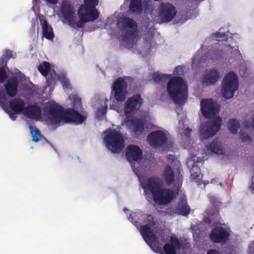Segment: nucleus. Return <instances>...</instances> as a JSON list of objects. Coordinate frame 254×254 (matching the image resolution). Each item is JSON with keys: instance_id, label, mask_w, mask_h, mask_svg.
<instances>
[{"instance_id": "obj_1", "label": "nucleus", "mask_w": 254, "mask_h": 254, "mask_svg": "<svg viewBox=\"0 0 254 254\" xmlns=\"http://www.w3.org/2000/svg\"><path fill=\"white\" fill-rule=\"evenodd\" d=\"M145 193H151L154 202L158 205H165L174 198V192L170 189L163 188L159 178L152 176L141 182Z\"/></svg>"}, {"instance_id": "obj_2", "label": "nucleus", "mask_w": 254, "mask_h": 254, "mask_svg": "<svg viewBox=\"0 0 254 254\" xmlns=\"http://www.w3.org/2000/svg\"><path fill=\"white\" fill-rule=\"evenodd\" d=\"M167 90L170 97L177 104H184L188 99V86L180 76H175L169 80Z\"/></svg>"}, {"instance_id": "obj_3", "label": "nucleus", "mask_w": 254, "mask_h": 254, "mask_svg": "<svg viewBox=\"0 0 254 254\" xmlns=\"http://www.w3.org/2000/svg\"><path fill=\"white\" fill-rule=\"evenodd\" d=\"M104 141L109 150L112 153L119 154L125 148V138L119 130L109 129L105 132Z\"/></svg>"}, {"instance_id": "obj_4", "label": "nucleus", "mask_w": 254, "mask_h": 254, "mask_svg": "<svg viewBox=\"0 0 254 254\" xmlns=\"http://www.w3.org/2000/svg\"><path fill=\"white\" fill-rule=\"evenodd\" d=\"M147 224L144 225H139V231L145 242L154 251L158 250L159 247L157 236L154 233L152 227L156 224L155 217L151 214H147Z\"/></svg>"}, {"instance_id": "obj_5", "label": "nucleus", "mask_w": 254, "mask_h": 254, "mask_svg": "<svg viewBox=\"0 0 254 254\" xmlns=\"http://www.w3.org/2000/svg\"><path fill=\"white\" fill-rule=\"evenodd\" d=\"M238 88L239 79L237 74L234 71H229L222 81L221 93L222 97L226 99H231Z\"/></svg>"}, {"instance_id": "obj_6", "label": "nucleus", "mask_w": 254, "mask_h": 254, "mask_svg": "<svg viewBox=\"0 0 254 254\" xmlns=\"http://www.w3.org/2000/svg\"><path fill=\"white\" fill-rule=\"evenodd\" d=\"M123 27L125 29H130L126 31L123 34V40L125 42V46L127 48L132 47L136 34L137 24L132 19L124 17L120 21Z\"/></svg>"}, {"instance_id": "obj_7", "label": "nucleus", "mask_w": 254, "mask_h": 254, "mask_svg": "<svg viewBox=\"0 0 254 254\" xmlns=\"http://www.w3.org/2000/svg\"><path fill=\"white\" fill-rule=\"evenodd\" d=\"M209 199L210 206L207 208V225L212 226L218 224L222 225L219 214L221 202L218 197L213 195H210Z\"/></svg>"}, {"instance_id": "obj_8", "label": "nucleus", "mask_w": 254, "mask_h": 254, "mask_svg": "<svg viewBox=\"0 0 254 254\" xmlns=\"http://www.w3.org/2000/svg\"><path fill=\"white\" fill-rule=\"evenodd\" d=\"M133 80V78L126 76L125 77H119L113 83L112 94L115 99L118 102L124 101L128 94L127 91V81Z\"/></svg>"}, {"instance_id": "obj_9", "label": "nucleus", "mask_w": 254, "mask_h": 254, "mask_svg": "<svg viewBox=\"0 0 254 254\" xmlns=\"http://www.w3.org/2000/svg\"><path fill=\"white\" fill-rule=\"evenodd\" d=\"M147 141L153 148H163L167 146L168 138L165 131L156 130L151 131L148 134Z\"/></svg>"}, {"instance_id": "obj_10", "label": "nucleus", "mask_w": 254, "mask_h": 254, "mask_svg": "<svg viewBox=\"0 0 254 254\" xmlns=\"http://www.w3.org/2000/svg\"><path fill=\"white\" fill-rule=\"evenodd\" d=\"M45 112L49 115L50 120L55 124H59L64 121V108L55 102H49L45 106Z\"/></svg>"}, {"instance_id": "obj_11", "label": "nucleus", "mask_w": 254, "mask_h": 254, "mask_svg": "<svg viewBox=\"0 0 254 254\" xmlns=\"http://www.w3.org/2000/svg\"><path fill=\"white\" fill-rule=\"evenodd\" d=\"M141 95L136 94L128 98L125 104V114L127 119L132 117V115L138 111L143 104Z\"/></svg>"}, {"instance_id": "obj_12", "label": "nucleus", "mask_w": 254, "mask_h": 254, "mask_svg": "<svg viewBox=\"0 0 254 254\" xmlns=\"http://www.w3.org/2000/svg\"><path fill=\"white\" fill-rule=\"evenodd\" d=\"M159 16L162 22H169L175 16L177 11L173 4L161 3L158 8Z\"/></svg>"}, {"instance_id": "obj_13", "label": "nucleus", "mask_w": 254, "mask_h": 254, "mask_svg": "<svg viewBox=\"0 0 254 254\" xmlns=\"http://www.w3.org/2000/svg\"><path fill=\"white\" fill-rule=\"evenodd\" d=\"M229 237V233L223 227H215L209 234V238L213 243L221 244H225Z\"/></svg>"}, {"instance_id": "obj_14", "label": "nucleus", "mask_w": 254, "mask_h": 254, "mask_svg": "<svg viewBox=\"0 0 254 254\" xmlns=\"http://www.w3.org/2000/svg\"><path fill=\"white\" fill-rule=\"evenodd\" d=\"M127 123H130V128L131 129L134 138H138V137L141 135L145 130V126L146 122L145 120L142 118L127 119Z\"/></svg>"}, {"instance_id": "obj_15", "label": "nucleus", "mask_w": 254, "mask_h": 254, "mask_svg": "<svg viewBox=\"0 0 254 254\" xmlns=\"http://www.w3.org/2000/svg\"><path fill=\"white\" fill-rule=\"evenodd\" d=\"M86 116L81 115L74 109L68 108L65 110L64 123H73L76 125L81 124L86 119Z\"/></svg>"}, {"instance_id": "obj_16", "label": "nucleus", "mask_w": 254, "mask_h": 254, "mask_svg": "<svg viewBox=\"0 0 254 254\" xmlns=\"http://www.w3.org/2000/svg\"><path fill=\"white\" fill-rule=\"evenodd\" d=\"M222 123L220 116H214L207 119V139L216 134L220 130Z\"/></svg>"}, {"instance_id": "obj_17", "label": "nucleus", "mask_w": 254, "mask_h": 254, "mask_svg": "<svg viewBox=\"0 0 254 254\" xmlns=\"http://www.w3.org/2000/svg\"><path fill=\"white\" fill-rule=\"evenodd\" d=\"M61 11L64 19L68 22L69 25L74 27L76 17L73 6L69 2L64 1L61 6Z\"/></svg>"}, {"instance_id": "obj_18", "label": "nucleus", "mask_w": 254, "mask_h": 254, "mask_svg": "<svg viewBox=\"0 0 254 254\" xmlns=\"http://www.w3.org/2000/svg\"><path fill=\"white\" fill-rule=\"evenodd\" d=\"M182 244L175 235L170 236L169 242L163 246L165 254H177V251L181 250Z\"/></svg>"}, {"instance_id": "obj_19", "label": "nucleus", "mask_w": 254, "mask_h": 254, "mask_svg": "<svg viewBox=\"0 0 254 254\" xmlns=\"http://www.w3.org/2000/svg\"><path fill=\"white\" fill-rule=\"evenodd\" d=\"M126 155L128 161H137L142 158V151L138 146L130 144L126 148Z\"/></svg>"}, {"instance_id": "obj_20", "label": "nucleus", "mask_w": 254, "mask_h": 254, "mask_svg": "<svg viewBox=\"0 0 254 254\" xmlns=\"http://www.w3.org/2000/svg\"><path fill=\"white\" fill-rule=\"evenodd\" d=\"M200 163L198 161V158L195 155H192L187 161V166L190 170L191 178L193 180L199 179L202 176L200 173V169L197 164Z\"/></svg>"}, {"instance_id": "obj_21", "label": "nucleus", "mask_w": 254, "mask_h": 254, "mask_svg": "<svg viewBox=\"0 0 254 254\" xmlns=\"http://www.w3.org/2000/svg\"><path fill=\"white\" fill-rule=\"evenodd\" d=\"M223 28H220L218 32L212 35V38H214L217 41H226V43L224 45V48H230L234 49L236 46L235 41L232 37H228L226 35L225 31H223Z\"/></svg>"}, {"instance_id": "obj_22", "label": "nucleus", "mask_w": 254, "mask_h": 254, "mask_svg": "<svg viewBox=\"0 0 254 254\" xmlns=\"http://www.w3.org/2000/svg\"><path fill=\"white\" fill-rule=\"evenodd\" d=\"M78 15L79 20L77 22H75V24L74 25V26L76 25L78 28H82L85 23L89 21H93L98 18L94 14H92L91 13L85 11L82 8H79Z\"/></svg>"}, {"instance_id": "obj_23", "label": "nucleus", "mask_w": 254, "mask_h": 254, "mask_svg": "<svg viewBox=\"0 0 254 254\" xmlns=\"http://www.w3.org/2000/svg\"><path fill=\"white\" fill-rule=\"evenodd\" d=\"M200 110L204 119L201 122L199 127V135L201 137V139H206V98L203 99L200 102Z\"/></svg>"}, {"instance_id": "obj_24", "label": "nucleus", "mask_w": 254, "mask_h": 254, "mask_svg": "<svg viewBox=\"0 0 254 254\" xmlns=\"http://www.w3.org/2000/svg\"><path fill=\"white\" fill-rule=\"evenodd\" d=\"M18 86V81L16 77L9 78L4 85L7 95L11 97L15 96L17 93Z\"/></svg>"}, {"instance_id": "obj_25", "label": "nucleus", "mask_w": 254, "mask_h": 254, "mask_svg": "<svg viewBox=\"0 0 254 254\" xmlns=\"http://www.w3.org/2000/svg\"><path fill=\"white\" fill-rule=\"evenodd\" d=\"M220 109V104L212 98H207V119L210 117L218 116Z\"/></svg>"}, {"instance_id": "obj_26", "label": "nucleus", "mask_w": 254, "mask_h": 254, "mask_svg": "<svg viewBox=\"0 0 254 254\" xmlns=\"http://www.w3.org/2000/svg\"><path fill=\"white\" fill-rule=\"evenodd\" d=\"M98 4V0H84V3L80 5L79 8L99 17V14L96 8Z\"/></svg>"}, {"instance_id": "obj_27", "label": "nucleus", "mask_w": 254, "mask_h": 254, "mask_svg": "<svg viewBox=\"0 0 254 254\" xmlns=\"http://www.w3.org/2000/svg\"><path fill=\"white\" fill-rule=\"evenodd\" d=\"M25 105L24 101L18 97L13 98L9 103V108L16 114L23 113Z\"/></svg>"}, {"instance_id": "obj_28", "label": "nucleus", "mask_w": 254, "mask_h": 254, "mask_svg": "<svg viewBox=\"0 0 254 254\" xmlns=\"http://www.w3.org/2000/svg\"><path fill=\"white\" fill-rule=\"evenodd\" d=\"M23 114L30 119H34L41 116V111L39 106L32 105L25 107Z\"/></svg>"}, {"instance_id": "obj_29", "label": "nucleus", "mask_w": 254, "mask_h": 254, "mask_svg": "<svg viewBox=\"0 0 254 254\" xmlns=\"http://www.w3.org/2000/svg\"><path fill=\"white\" fill-rule=\"evenodd\" d=\"M177 213L182 216H187L190 212V208L188 205L186 198H182L179 201L176 207Z\"/></svg>"}, {"instance_id": "obj_30", "label": "nucleus", "mask_w": 254, "mask_h": 254, "mask_svg": "<svg viewBox=\"0 0 254 254\" xmlns=\"http://www.w3.org/2000/svg\"><path fill=\"white\" fill-rule=\"evenodd\" d=\"M208 149L213 153L223 155L225 151L222 146L221 142L218 139L215 138L210 144L209 147L207 146V150Z\"/></svg>"}, {"instance_id": "obj_31", "label": "nucleus", "mask_w": 254, "mask_h": 254, "mask_svg": "<svg viewBox=\"0 0 254 254\" xmlns=\"http://www.w3.org/2000/svg\"><path fill=\"white\" fill-rule=\"evenodd\" d=\"M17 57V54L13 50L4 49L0 58V64H7L10 59L14 60Z\"/></svg>"}, {"instance_id": "obj_32", "label": "nucleus", "mask_w": 254, "mask_h": 254, "mask_svg": "<svg viewBox=\"0 0 254 254\" xmlns=\"http://www.w3.org/2000/svg\"><path fill=\"white\" fill-rule=\"evenodd\" d=\"M218 42H216L214 44V47L211 50H209L207 52V59H212L217 60L220 59L222 56V51H220V48H219Z\"/></svg>"}, {"instance_id": "obj_33", "label": "nucleus", "mask_w": 254, "mask_h": 254, "mask_svg": "<svg viewBox=\"0 0 254 254\" xmlns=\"http://www.w3.org/2000/svg\"><path fill=\"white\" fill-rule=\"evenodd\" d=\"M163 178L165 183L169 186L172 184L175 181V176L174 173L173 169L169 165H167L165 168L163 173Z\"/></svg>"}, {"instance_id": "obj_34", "label": "nucleus", "mask_w": 254, "mask_h": 254, "mask_svg": "<svg viewBox=\"0 0 254 254\" xmlns=\"http://www.w3.org/2000/svg\"><path fill=\"white\" fill-rule=\"evenodd\" d=\"M220 72L217 69H213L207 71V85H214L220 78Z\"/></svg>"}, {"instance_id": "obj_35", "label": "nucleus", "mask_w": 254, "mask_h": 254, "mask_svg": "<svg viewBox=\"0 0 254 254\" xmlns=\"http://www.w3.org/2000/svg\"><path fill=\"white\" fill-rule=\"evenodd\" d=\"M206 61V52L202 49L198 50L192 58L191 64H204Z\"/></svg>"}, {"instance_id": "obj_36", "label": "nucleus", "mask_w": 254, "mask_h": 254, "mask_svg": "<svg viewBox=\"0 0 254 254\" xmlns=\"http://www.w3.org/2000/svg\"><path fill=\"white\" fill-rule=\"evenodd\" d=\"M42 33L43 36L48 40H52L54 37L53 28L46 20L42 24Z\"/></svg>"}, {"instance_id": "obj_37", "label": "nucleus", "mask_w": 254, "mask_h": 254, "mask_svg": "<svg viewBox=\"0 0 254 254\" xmlns=\"http://www.w3.org/2000/svg\"><path fill=\"white\" fill-rule=\"evenodd\" d=\"M227 127L232 134H236L238 133V130L240 128V123L236 119H230L228 121Z\"/></svg>"}, {"instance_id": "obj_38", "label": "nucleus", "mask_w": 254, "mask_h": 254, "mask_svg": "<svg viewBox=\"0 0 254 254\" xmlns=\"http://www.w3.org/2000/svg\"><path fill=\"white\" fill-rule=\"evenodd\" d=\"M129 10L133 13H141L142 11L141 0H130Z\"/></svg>"}, {"instance_id": "obj_39", "label": "nucleus", "mask_w": 254, "mask_h": 254, "mask_svg": "<svg viewBox=\"0 0 254 254\" xmlns=\"http://www.w3.org/2000/svg\"><path fill=\"white\" fill-rule=\"evenodd\" d=\"M170 76V75L162 74L157 72L153 74L152 79L155 82L159 83L166 81L169 78Z\"/></svg>"}, {"instance_id": "obj_40", "label": "nucleus", "mask_w": 254, "mask_h": 254, "mask_svg": "<svg viewBox=\"0 0 254 254\" xmlns=\"http://www.w3.org/2000/svg\"><path fill=\"white\" fill-rule=\"evenodd\" d=\"M31 134L32 137V141L35 142H38L41 138V133L40 131L32 126H29Z\"/></svg>"}, {"instance_id": "obj_41", "label": "nucleus", "mask_w": 254, "mask_h": 254, "mask_svg": "<svg viewBox=\"0 0 254 254\" xmlns=\"http://www.w3.org/2000/svg\"><path fill=\"white\" fill-rule=\"evenodd\" d=\"M51 64H39L38 69L41 74L46 77L49 72H52L51 70Z\"/></svg>"}, {"instance_id": "obj_42", "label": "nucleus", "mask_w": 254, "mask_h": 254, "mask_svg": "<svg viewBox=\"0 0 254 254\" xmlns=\"http://www.w3.org/2000/svg\"><path fill=\"white\" fill-rule=\"evenodd\" d=\"M57 77V74L55 70H53L52 72L50 73V77L47 78V85L48 86H51L54 85L56 81Z\"/></svg>"}, {"instance_id": "obj_43", "label": "nucleus", "mask_w": 254, "mask_h": 254, "mask_svg": "<svg viewBox=\"0 0 254 254\" xmlns=\"http://www.w3.org/2000/svg\"><path fill=\"white\" fill-rule=\"evenodd\" d=\"M6 101L5 93L3 91H0V105L4 109L6 108Z\"/></svg>"}, {"instance_id": "obj_44", "label": "nucleus", "mask_w": 254, "mask_h": 254, "mask_svg": "<svg viewBox=\"0 0 254 254\" xmlns=\"http://www.w3.org/2000/svg\"><path fill=\"white\" fill-rule=\"evenodd\" d=\"M240 138L242 142H251L252 141V138L250 136V135L245 133V132H241L240 133Z\"/></svg>"}, {"instance_id": "obj_45", "label": "nucleus", "mask_w": 254, "mask_h": 254, "mask_svg": "<svg viewBox=\"0 0 254 254\" xmlns=\"http://www.w3.org/2000/svg\"><path fill=\"white\" fill-rule=\"evenodd\" d=\"M60 81L62 83L63 86L65 88H70V85L69 82V80L67 79L65 76H62L60 78Z\"/></svg>"}, {"instance_id": "obj_46", "label": "nucleus", "mask_w": 254, "mask_h": 254, "mask_svg": "<svg viewBox=\"0 0 254 254\" xmlns=\"http://www.w3.org/2000/svg\"><path fill=\"white\" fill-rule=\"evenodd\" d=\"M244 125L247 128H252L254 130V116H252L251 121H245L244 122Z\"/></svg>"}, {"instance_id": "obj_47", "label": "nucleus", "mask_w": 254, "mask_h": 254, "mask_svg": "<svg viewBox=\"0 0 254 254\" xmlns=\"http://www.w3.org/2000/svg\"><path fill=\"white\" fill-rule=\"evenodd\" d=\"M7 78L6 71L3 68L0 67V83H3Z\"/></svg>"}, {"instance_id": "obj_48", "label": "nucleus", "mask_w": 254, "mask_h": 254, "mask_svg": "<svg viewBox=\"0 0 254 254\" xmlns=\"http://www.w3.org/2000/svg\"><path fill=\"white\" fill-rule=\"evenodd\" d=\"M191 229L192 230V233H193V236L195 237V235L196 237H199V235L200 233V230L198 228V226L197 225H193L191 226Z\"/></svg>"}, {"instance_id": "obj_49", "label": "nucleus", "mask_w": 254, "mask_h": 254, "mask_svg": "<svg viewBox=\"0 0 254 254\" xmlns=\"http://www.w3.org/2000/svg\"><path fill=\"white\" fill-rule=\"evenodd\" d=\"M134 214H130L128 220L132 222L138 229H139V223H138L136 221H134V218L133 215H134Z\"/></svg>"}, {"instance_id": "obj_50", "label": "nucleus", "mask_w": 254, "mask_h": 254, "mask_svg": "<svg viewBox=\"0 0 254 254\" xmlns=\"http://www.w3.org/2000/svg\"><path fill=\"white\" fill-rule=\"evenodd\" d=\"M252 183L249 187V189L252 193H254V175L252 177L251 179Z\"/></svg>"}, {"instance_id": "obj_51", "label": "nucleus", "mask_w": 254, "mask_h": 254, "mask_svg": "<svg viewBox=\"0 0 254 254\" xmlns=\"http://www.w3.org/2000/svg\"><path fill=\"white\" fill-rule=\"evenodd\" d=\"M207 254H221L218 251L211 249L207 251Z\"/></svg>"}, {"instance_id": "obj_52", "label": "nucleus", "mask_w": 254, "mask_h": 254, "mask_svg": "<svg viewBox=\"0 0 254 254\" xmlns=\"http://www.w3.org/2000/svg\"><path fill=\"white\" fill-rule=\"evenodd\" d=\"M107 106L104 107H102L101 108V109H99V112L102 114V115H104L106 114V111H107Z\"/></svg>"}, {"instance_id": "obj_53", "label": "nucleus", "mask_w": 254, "mask_h": 254, "mask_svg": "<svg viewBox=\"0 0 254 254\" xmlns=\"http://www.w3.org/2000/svg\"><path fill=\"white\" fill-rule=\"evenodd\" d=\"M233 53L235 54V55L238 57V58H241V55L240 54V51L237 49H235L234 50H233Z\"/></svg>"}, {"instance_id": "obj_54", "label": "nucleus", "mask_w": 254, "mask_h": 254, "mask_svg": "<svg viewBox=\"0 0 254 254\" xmlns=\"http://www.w3.org/2000/svg\"><path fill=\"white\" fill-rule=\"evenodd\" d=\"M240 73L244 75L246 72L247 69L244 66H242L240 69Z\"/></svg>"}, {"instance_id": "obj_55", "label": "nucleus", "mask_w": 254, "mask_h": 254, "mask_svg": "<svg viewBox=\"0 0 254 254\" xmlns=\"http://www.w3.org/2000/svg\"><path fill=\"white\" fill-rule=\"evenodd\" d=\"M45 0L50 3H52V4H56L58 1V0Z\"/></svg>"}, {"instance_id": "obj_56", "label": "nucleus", "mask_w": 254, "mask_h": 254, "mask_svg": "<svg viewBox=\"0 0 254 254\" xmlns=\"http://www.w3.org/2000/svg\"><path fill=\"white\" fill-rule=\"evenodd\" d=\"M9 116H10V118L11 120H12L13 121L15 120L16 119V116L15 115V114L14 113H9Z\"/></svg>"}, {"instance_id": "obj_57", "label": "nucleus", "mask_w": 254, "mask_h": 254, "mask_svg": "<svg viewBox=\"0 0 254 254\" xmlns=\"http://www.w3.org/2000/svg\"><path fill=\"white\" fill-rule=\"evenodd\" d=\"M218 182V178H214L211 179L210 183L212 184H216Z\"/></svg>"}, {"instance_id": "obj_58", "label": "nucleus", "mask_w": 254, "mask_h": 254, "mask_svg": "<svg viewBox=\"0 0 254 254\" xmlns=\"http://www.w3.org/2000/svg\"><path fill=\"white\" fill-rule=\"evenodd\" d=\"M202 82L205 83L206 82V75H203L202 78Z\"/></svg>"}, {"instance_id": "obj_59", "label": "nucleus", "mask_w": 254, "mask_h": 254, "mask_svg": "<svg viewBox=\"0 0 254 254\" xmlns=\"http://www.w3.org/2000/svg\"><path fill=\"white\" fill-rule=\"evenodd\" d=\"M249 254H254V250L253 251H251V250H250V252L249 253Z\"/></svg>"}, {"instance_id": "obj_60", "label": "nucleus", "mask_w": 254, "mask_h": 254, "mask_svg": "<svg viewBox=\"0 0 254 254\" xmlns=\"http://www.w3.org/2000/svg\"><path fill=\"white\" fill-rule=\"evenodd\" d=\"M219 185L221 187H223V183H221V182H220V183H219Z\"/></svg>"}, {"instance_id": "obj_61", "label": "nucleus", "mask_w": 254, "mask_h": 254, "mask_svg": "<svg viewBox=\"0 0 254 254\" xmlns=\"http://www.w3.org/2000/svg\"><path fill=\"white\" fill-rule=\"evenodd\" d=\"M42 64H50V63H49V62H47L45 61V62H43L42 63Z\"/></svg>"}, {"instance_id": "obj_62", "label": "nucleus", "mask_w": 254, "mask_h": 254, "mask_svg": "<svg viewBox=\"0 0 254 254\" xmlns=\"http://www.w3.org/2000/svg\"><path fill=\"white\" fill-rule=\"evenodd\" d=\"M203 221H204V222H206V217H204V218H203Z\"/></svg>"}, {"instance_id": "obj_63", "label": "nucleus", "mask_w": 254, "mask_h": 254, "mask_svg": "<svg viewBox=\"0 0 254 254\" xmlns=\"http://www.w3.org/2000/svg\"><path fill=\"white\" fill-rule=\"evenodd\" d=\"M188 130L189 131V132H190L191 131V129L189 128L188 129Z\"/></svg>"}]
</instances>
